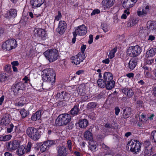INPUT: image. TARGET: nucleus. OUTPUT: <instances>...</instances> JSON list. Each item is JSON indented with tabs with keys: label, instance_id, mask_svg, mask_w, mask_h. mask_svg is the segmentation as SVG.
<instances>
[{
	"label": "nucleus",
	"instance_id": "f257e3e1",
	"mask_svg": "<svg viewBox=\"0 0 156 156\" xmlns=\"http://www.w3.org/2000/svg\"><path fill=\"white\" fill-rule=\"evenodd\" d=\"M113 76L110 72H105L103 76V79H99L97 81L98 84L101 88L106 87L108 90H111L114 86L115 82L112 80Z\"/></svg>",
	"mask_w": 156,
	"mask_h": 156
},
{
	"label": "nucleus",
	"instance_id": "f03ea898",
	"mask_svg": "<svg viewBox=\"0 0 156 156\" xmlns=\"http://www.w3.org/2000/svg\"><path fill=\"white\" fill-rule=\"evenodd\" d=\"M42 73L43 80L48 82V84L50 86L48 89H50L55 82V73L54 70L50 68L44 69Z\"/></svg>",
	"mask_w": 156,
	"mask_h": 156
},
{
	"label": "nucleus",
	"instance_id": "7ed1b4c3",
	"mask_svg": "<svg viewBox=\"0 0 156 156\" xmlns=\"http://www.w3.org/2000/svg\"><path fill=\"white\" fill-rule=\"evenodd\" d=\"M71 116L68 114H63L59 115L55 121L56 125L58 126L66 125L70 121Z\"/></svg>",
	"mask_w": 156,
	"mask_h": 156
},
{
	"label": "nucleus",
	"instance_id": "20e7f679",
	"mask_svg": "<svg viewBox=\"0 0 156 156\" xmlns=\"http://www.w3.org/2000/svg\"><path fill=\"white\" fill-rule=\"evenodd\" d=\"M44 54L50 62L55 61L59 57L57 49H48L44 52Z\"/></svg>",
	"mask_w": 156,
	"mask_h": 156
},
{
	"label": "nucleus",
	"instance_id": "39448f33",
	"mask_svg": "<svg viewBox=\"0 0 156 156\" xmlns=\"http://www.w3.org/2000/svg\"><path fill=\"white\" fill-rule=\"evenodd\" d=\"M26 133L27 136L34 140H37L41 136L37 129L33 127H29L27 129Z\"/></svg>",
	"mask_w": 156,
	"mask_h": 156
},
{
	"label": "nucleus",
	"instance_id": "423d86ee",
	"mask_svg": "<svg viewBox=\"0 0 156 156\" xmlns=\"http://www.w3.org/2000/svg\"><path fill=\"white\" fill-rule=\"evenodd\" d=\"M85 50L81 49V51L77 55L71 57V59L73 60L72 63L77 65L80 64L81 62L83 61L86 57L84 53Z\"/></svg>",
	"mask_w": 156,
	"mask_h": 156
},
{
	"label": "nucleus",
	"instance_id": "0eeeda50",
	"mask_svg": "<svg viewBox=\"0 0 156 156\" xmlns=\"http://www.w3.org/2000/svg\"><path fill=\"white\" fill-rule=\"evenodd\" d=\"M130 144L128 145V148H130L131 151L136 153L140 150L142 144L139 141L135 140H131Z\"/></svg>",
	"mask_w": 156,
	"mask_h": 156
},
{
	"label": "nucleus",
	"instance_id": "6e6552de",
	"mask_svg": "<svg viewBox=\"0 0 156 156\" xmlns=\"http://www.w3.org/2000/svg\"><path fill=\"white\" fill-rule=\"evenodd\" d=\"M17 45V42L15 39H11L6 41L2 45V49H15Z\"/></svg>",
	"mask_w": 156,
	"mask_h": 156
},
{
	"label": "nucleus",
	"instance_id": "1a4fd4ad",
	"mask_svg": "<svg viewBox=\"0 0 156 156\" xmlns=\"http://www.w3.org/2000/svg\"><path fill=\"white\" fill-rule=\"evenodd\" d=\"M26 86L24 83L22 82H18L15 83L13 86L12 89L15 93L17 94L21 93L25 89Z\"/></svg>",
	"mask_w": 156,
	"mask_h": 156
},
{
	"label": "nucleus",
	"instance_id": "9d476101",
	"mask_svg": "<svg viewBox=\"0 0 156 156\" xmlns=\"http://www.w3.org/2000/svg\"><path fill=\"white\" fill-rule=\"evenodd\" d=\"M34 33L35 36L43 40L45 39L47 37L46 31L42 28L35 29L34 30Z\"/></svg>",
	"mask_w": 156,
	"mask_h": 156
},
{
	"label": "nucleus",
	"instance_id": "9b49d317",
	"mask_svg": "<svg viewBox=\"0 0 156 156\" xmlns=\"http://www.w3.org/2000/svg\"><path fill=\"white\" fill-rule=\"evenodd\" d=\"M20 141L15 140L8 143L7 148L9 151L17 149L20 145Z\"/></svg>",
	"mask_w": 156,
	"mask_h": 156
},
{
	"label": "nucleus",
	"instance_id": "f8f14e48",
	"mask_svg": "<svg viewBox=\"0 0 156 156\" xmlns=\"http://www.w3.org/2000/svg\"><path fill=\"white\" fill-rule=\"evenodd\" d=\"M87 32L86 27L84 25L80 26L75 30L73 33L75 34L80 36H83L86 34Z\"/></svg>",
	"mask_w": 156,
	"mask_h": 156
},
{
	"label": "nucleus",
	"instance_id": "ddd939ff",
	"mask_svg": "<svg viewBox=\"0 0 156 156\" xmlns=\"http://www.w3.org/2000/svg\"><path fill=\"white\" fill-rule=\"evenodd\" d=\"M150 10V6L147 5L142 7L140 9H138L137 11L138 16H145L149 13Z\"/></svg>",
	"mask_w": 156,
	"mask_h": 156
},
{
	"label": "nucleus",
	"instance_id": "4468645a",
	"mask_svg": "<svg viewBox=\"0 0 156 156\" xmlns=\"http://www.w3.org/2000/svg\"><path fill=\"white\" fill-rule=\"evenodd\" d=\"M66 28V24L65 21H60L57 29L58 32L61 34H63L64 33Z\"/></svg>",
	"mask_w": 156,
	"mask_h": 156
},
{
	"label": "nucleus",
	"instance_id": "2eb2a0df",
	"mask_svg": "<svg viewBox=\"0 0 156 156\" xmlns=\"http://www.w3.org/2000/svg\"><path fill=\"white\" fill-rule=\"evenodd\" d=\"M137 0H122V4L125 8L128 9L132 7Z\"/></svg>",
	"mask_w": 156,
	"mask_h": 156
},
{
	"label": "nucleus",
	"instance_id": "dca6fc26",
	"mask_svg": "<svg viewBox=\"0 0 156 156\" xmlns=\"http://www.w3.org/2000/svg\"><path fill=\"white\" fill-rule=\"evenodd\" d=\"M58 156H66L67 154V149L64 146H59L57 148Z\"/></svg>",
	"mask_w": 156,
	"mask_h": 156
},
{
	"label": "nucleus",
	"instance_id": "f3484780",
	"mask_svg": "<svg viewBox=\"0 0 156 156\" xmlns=\"http://www.w3.org/2000/svg\"><path fill=\"white\" fill-rule=\"evenodd\" d=\"M17 16V11L15 9H10L5 15V17L7 19L14 18Z\"/></svg>",
	"mask_w": 156,
	"mask_h": 156
},
{
	"label": "nucleus",
	"instance_id": "a211bd4d",
	"mask_svg": "<svg viewBox=\"0 0 156 156\" xmlns=\"http://www.w3.org/2000/svg\"><path fill=\"white\" fill-rule=\"evenodd\" d=\"M115 0H103L102 4L105 9H109L114 5Z\"/></svg>",
	"mask_w": 156,
	"mask_h": 156
},
{
	"label": "nucleus",
	"instance_id": "6ab92c4d",
	"mask_svg": "<svg viewBox=\"0 0 156 156\" xmlns=\"http://www.w3.org/2000/svg\"><path fill=\"white\" fill-rule=\"evenodd\" d=\"M44 0H31L30 4L33 7H40L44 2Z\"/></svg>",
	"mask_w": 156,
	"mask_h": 156
},
{
	"label": "nucleus",
	"instance_id": "aec40b11",
	"mask_svg": "<svg viewBox=\"0 0 156 156\" xmlns=\"http://www.w3.org/2000/svg\"><path fill=\"white\" fill-rule=\"evenodd\" d=\"M147 28L150 30L152 32L156 34V23L151 21H149L147 23Z\"/></svg>",
	"mask_w": 156,
	"mask_h": 156
},
{
	"label": "nucleus",
	"instance_id": "412c9836",
	"mask_svg": "<svg viewBox=\"0 0 156 156\" xmlns=\"http://www.w3.org/2000/svg\"><path fill=\"white\" fill-rule=\"evenodd\" d=\"M132 109L129 107H126L123 110V117L127 118L129 117L131 113Z\"/></svg>",
	"mask_w": 156,
	"mask_h": 156
},
{
	"label": "nucleus",
	"instance_id": "4be33fe9",
	"mask_svg": "<svg viewBox=\"0 0 156 156\" xmlns=\"http://www.w3.org/2000/svg\"><path fill=\"white\" fill-rule=\"evenodd\" d=\"M86 87L85 85H80L77 89L78 95L81 96L85 94Z\"/></svg>",
	"mask_w": 156,
	"mask_h": 156
},
{
	"label": "nucleus",
	"instance_id": "5701e85b",
	"mask_svg": "<svg viewBox=\"0 0 156 156\" xmlns=\"http://www.w3.org/2000/svg\"><path fill=\"white\" fill-rule=\"evenodd\" d=\"M78 123L80 128L85 129L88 126V122L86 119H84L79 120Z\"/></svg>",
	"mask_w": 156,
	"mask_h": 156
},
{
	"label": "nucleus",
	"instance_id": "b1692460",
	"mask_svg": "<svg viewBox=\"0 0 156 156\" xmlns=\"http://www.w3.org/2000/svg\"><path fill=\"white\" fill-rule=\"evenodd\" d=\"M79 111L78 105H75L70 110V113L73 116H75L78 114Z\"/></svg>",
	"mask_w": 156,
	"mask_h": 156
},
{
	"label": "nucleus",
	"instance_id": "393cba45",
	"mask_svg": "<svg viewBox=\"0 0 156 156\" xmlns=\"http://www.w3.org/2000/svg\"><path fill=\"white\" fill-rule=\"evenodd\" d=\"M122 92L129 98L132 97L133 95V90L130 88H125L122 90Z\"/></svg>",
	"mask_w": 156,
	"mask_h": 156
},
{
	"label": "nucleus",
	"instance_id": "a878e982",
	"mask_svg": "<svg viewBox=\"0 0 156 156\" xmlns=\"http://www.w3.org/2000/svg\"><path fill=\"white\" fill-rule=\"evenodd\" d=\"M10 122V119L9 118L8 114H6L4 115L1 120V123L2 124L6 126L9 124Z\"/></svg>",
	"mask_w": 156,
	"mask_h": 156
},
{
	"label": "nucleus",
	"instance_id": "bb28decb",
	"mask_svg": "<svg viewBox=\"0 0 156 156\" xmlns=\"http://www.w3.org/2000/svg\"><path fill=\"white\" fill-rule=\"evenodd\" d=\"M137 65L136 60L134 58L131 59L129 62V67L131 69H133Z\"/></svg>",
	"mask_w": 156,
	"mask_h": 156
},
{
	"label": "nucleus",
	"instance_id": "cd10ccee",
	"mask_svg": "<svg viewBox=\"0 0 156 156\" xmlns=\"http://www.w3.org/2000/svg\"><path fill=\"white\" fill-rule=\"evenodd\" d=\"M98 145L96 142H94L91 141L89 144V147L90 150L92 151H95L98 150L97 147Z\"/></svg>",
	"mask_w": 156,
	"mask_h": 156
},
{
	"label": "nucleus",
	"instance_id": "c85d7f7f",
	"mask_svg": "<svg viewBox=\"0 0 156 156\" xmlns=\"http://www.w3.org/2000/svg\"><path fill=\"white\" fill-rule=\"evenodd\" d=\"M152 147L145 149L144 154L145 156H150L153 154Z\"/></svg>",
	"mask_w": 156,
	"mask_h": 156
},
{
	"label": "nucleus",
	"instance_id": "c756f323",
	"mask_svg": "<svg viewBox=\"0 0 156 156\" xmlns=\"http://www.w3.org/2000/svg\"><path fill=\"white\" fill-rule=\"evenodd\" d=\"M84 137L86 140H92L93 138L92 133L89 131H87L85 132Z\"/></svg>",
	"mask_w": 156,
	"mask_h": 156
},
{
	"label": "nucleus",
	"instance_id": "7c9ffc66",
	"mask_svg": "<svg viewBox=\"0 0 156 156\" xmlns=\"http://www.w3.org/2000/svg\"><path fill=\"white\" fill-rule=\"evenodd\" d=\"M101 147L103 149L107 151V153L108 154H112L113 153L112 150L106 145L103 143L101 145Z\"/></svg>",
	"mask_w": 156,
	"mask_h": 156
},
{
	"label": "nucleus",
	"instance_id": "2f4dec72",
	"mask_svg": "<svg viewBox=\"0 0 156 156\" xmlns=\"http://www.w3.org/2000/svg\"><path fill=\"white\" fill-rule=\"evenodd\" d=\"M129 50L128 52L132 51V55L134 57L140 54L141 51V49H128Z\"/></svg>",
	"mask_w": 156,
	"mask_h": 156
},
{
	"label": "nucleus",
	"instance_id": "473e14b6",
	"mask_svg": "<svg viewBox=\"0 0 156 156\" xmlns=\"http://www.w3.org/2000/svg\"><path fill=\"white\" fill-rule=\"evenodd\" d=\"M156 51V50L155 51L154 49H150L149 51H147L146 56L152 57L153 56L155 55Z\"/></svg>",
	"mask_w": 156,
	"mask_h": 156
},
{
	"label": "nucleus",
	"instance_id": "72a5a7b5",
	"mask_svg": "<svg viewBox=\"0 0 156 156\" xmlns=\"http://www.w3.org/2000/svg\"><path fill=\"white\" fill-rule=\"evenodd\" d=\"M139 119L140 121L138 122L137 125L139 127H141L142 126V123L145 122L146 120L145 119V117L143 115H141V118L140 117Z\"/></svg>",
	"mask_w": 156,
	"mask_h": 156
},
{
	"label": "nucleus",
	"instance_id": "f704fd0d",
	"mask_svg": "<svg viewBox=\"0 0 156 156\" xmlns=\"http://www.w3.org/2000/svg\"><path fill=\"white\" fill-rule=\"evenodd\" d=\"M69 93L70 96L76 97L78 95L77 89L75 88H73L72 90L69 91Z\"/></svg>",
	"mask_w": 156,
	"mask_h": 156
},
{
	"label": "nucleus",
	"instance_id": "c9c22d12",
	"mask_svg": "<svg viewBox=\"0 0 156 156\" xmlns=\"http://www.w3.org/2000/svg\"><path fill=\"white\" fill-rule=\"evenodd\" d=\"M151 139L152 142L156 144V130L153 131L151 133Z\"/></svg>",
	"mask_w": 156,
	"mask_h": 156
},
{
	"label": "nucleus",
	"instance_id": "e433bc0d",
	"mask_svg": "<svg viewBox=\"0 0 156 156\" xmlns=\"http://www.w3.org/2000/svg\"><path fill=\"white\" fill-rule=\"evenodd\" d=\"M18 149L16 151L17 154L21 156L24 154V149L25 147H19Z\"/></svg>",
	"mask_w": 156,
	"mask_h": 156
},
{
	"label": "nucleus",
	"instance_id": "4c0bfd02",
	"mask_svg": "<svg viewBox=\"0 0 156 156\" xmlns=\"http://www.w3.org/2000/svg\"><path fill=\"white\" fill-rule=\"evenodd\" d=\"M8 78L7 75L6 73H3L0 74V81H4Z\"/></svg>",
	"mask_w": 156,
	"mask_h": 156
},
{
	"label": "nucleus",
	"instance_id": "58836bf2",
	"mask_svg": "<svg viewBox=\"0 0 156 156\" xmlns=\"http://www.w3.org/2000/svg\"><path fill=\"white\" fill-rule=\"evenodd\" d=\"M97 105V104L95 102H90L87 105V108L88 109L93 108L96 107Z\"/></svg>",
	"mask_w": 156,
	"mask_h": 156
},
{
	"label": "nucleus",
	"instance_id": "ea45409f",
	"mask_svg": "<svg viewBox=\"0 0 156 156\" xmlns=\"http://www.w3.org/2000/svg\"><path fill=\"white\" fill-rule=\"evenodd\" d=\"M49 148L48 146L44 142V143L41 145L40 147V150L42 152H44Z\"/></svg>",
	"mask_w": 156,
	"mask_h": 156
},
{
	"label": "nucleus",
	"instance_id": "a19ab883",
	"mask_svg": "<svg viewBox=\"0 0 156 156\" xmlns=\"http://www.w3.org/2000/svg\"><path fill=\"white\" fill-rule=\"evenodd\" d=\"M20 112L23 118H25L28 115L27 111L24 108L21 109L20 111Z\"/></svg>",
	"mask_w": 156,
	"mask_h": 156
},
{
	"label": "nucleus",
	"instance_id": "79ce46f5",
	"mask_svg": "<svg viewBox=\"0 0 156 156\" xmlns=\"http://www.w3.org/2000/svg\"><path fill=\"white\" fill-rule=\"evenodd\" d=\"M63 92H62L61 93H58L56 96V99L60 101L63 99Z\"/></svg>",
	"mask_w": 156,
	"mask_h": 156
},
{
	"label": "nucleus",
	"instance_id": "37998d69",
	"mask_svg": "<svg viewBox=\"0 0 156 156\" xmlns=\"http://www.w3.org/2000/svg\"><path fill=\"white\" fill-rule=\"evenodd\" d=\"M130 14V12L127 10L124 11V13L121 16V18L122 19H126L127 16H128Z\"/></svg>",
	"mask_w": 156,
	"mask_h": 156
},
{
	"label": "nucleus",
	"instance_id": "c03bdc74",
	"mask_svg": "<svg viewBox=\"0 0 156 156\" xmlns=\"http://www.w3.org/2000/svg\"><path fill=\"white\" fill-rule=\"evenodd\" d=\"M116 49H112L110 51L109 54L108 55V57L111 59L115 55V54L116 52Z\"/></svg>",
	"mask_w": 156,
	"mask_h": 156
},
{
	"label": "nucleus",
	"instance_id": "a18cd8bd",
	"mask_svg": "<svg viewBox=\"0 0 156 156\" xmlns=\"http://www.w3.org/2000/svg\"><path fill=\"white\" fill-rule=\"evenodd\" d=\"M154 59L152 57H147L146 62L147 64L150 65L154 62Z\"/></svg>",
	"mask_w": 156,
	"mask_h": 156
},
{
	"label": "nucleus",
	"instance_id": "49530a36",
	"mask_svg": "<svg viewBox=\"0 0 156 156\" xmlns=\"http://www.w3.org/2000/svg\"><path fill=\"white\" fill-rule=\"evenodd\" d=\"M63 98L62 100H68L69 96H70L69 93H68L63 92Z\"/></svg>",
	"mask_w": 156,
	"mask_h": 156
},
{
	"label": "nucleus",
	"instance_id": "de8ad7c7",
	"mask_svg": "<svg viewBox=\"0 0 156 156\" xmlns=\"http://www.w3.org/2000/svg\"><path fill=\"white\" fill-rule=\"evenodd\" d=\"M14 127V125L12 124H11L8 127L7 131L8 133L11 132L13 130V129Z\"/></svg>",
	"mask_w": 156,
	"mask_h": 156
},
{
	"label": "nucleus",
	"instance_id": "09e8293b",
	"mask_svg": "<svg viewBox=\"0 0 156 156\" xmlns=\"http://www.w3.org/2000/svg\"><path fill=\"white\" fill-rule=\"evenodd\" d=\"M48 147H49L52 145L54 143L53 141L51 140H48L44 142Z\"/></svg>",
	"mask_w": 156,
	"mask_h": 156
},
{
	"label": "nucleus",
	"instance_id": "8fccbe9b",
	"mask_svg": "<svg viewBox=\"0 0 156 156\" xmlns=\"http://www.w3.org/2000/svg\"><path fill=\"white\" fill-rule=\"evenodd\" d=\"M31 146V142H28L27 145V147L26 148L27 153L29 152L30 151Z\"/></svg>",
	"mask_w": 156,
	"mask_h": 156
},
{
	"label": "nucleus",
	"instance_id": "3c124183",
	"mask_svg": "<svg viewBox=\"0 0 156 156\" xmlns=\"http://www.w3.org/2000/svg\"><path fill=\"white\" fill-rule=\"evenodd\" d=\"M143 144L145 148H148V147L151 144V142L149 141L146 140L144 142Z\"/></svg>",
	"mask_w": 156,
	"mask_h": 156
},
{
	"label": "nucleus",
	"instance_id": "603ef678",
	"mask_svg": "<svg viewBox=\"0 0 156 156\" xmlns=\"http://www.w3.org/2000/svg\"><path fill=\"white\" fill-rule=\"evenodd\" d=\"M41 111H39L35 113L36 116L37 117V120H39L40 119L41 117Z\"/></svg>",
	"mask_w": 156,
	"mask_h": 156
},
{
	"label": "nucleus",
	"instance_id": "864d4df0",
	"mask_svg": "<svg viewBox=\"0 0 156 156\" xmlns=\"http://www.w3.org/2000/svg\"><path fill=\"white\" fill-rule=\"evenodd\" d=\"M3 136L4 141H7L9 140L12 137V136L10 135H5Z\"/></svg>",
	"mask_w": 156,
	"mask_h": 156
},
{
	"label": "nucleus",
	"instance_id": "5fc2aeb1",
	"mask_svg": "<svg viewBox=\"0 0 156 156\" xmlns=\"http://www.w3.org/2000/svg\"><path fill=\"white\" fill-rule=\"evenodd\" d=\"M62 15L61 13L59 11L58 12V15L55 18V21H58L61 18Z\"/></svg>",
	"mask_w": 156,
	"mask_h": 156
},
{
	"label": "nucleus",
	"instance_id": "6e6d98bb",
	"mask_svg": "<svg viewBox=\"0 0 156 156\" xmlns=\"http://www.w3.org/2000/svg\"><path fill=\"white\" fill-rule=\"evenodd\" d=\"M100 12V11L98 9L94 10L91 13V16L95 15L96 14H98Z\"/></svg>",
	"mask_w": 156,
	"mask_h": 156
},
{
	"label": "nucleus",
	"instance_id": "4d7b16f0",
	"mask_svg": "<svg viewBox=\"0 0 156 156\" xmlns=\"http://www.w3.org/2000/svg\"><path fill=\"white\" fill-rule=\"evenodd\" d=\"M81 99L83 101H85L87 100L88 98V97L86 95L84 94L81 96Z\"/></svg>",
	"mask_w": 156,
	"mask_h": 156
},
{
	"label": "nucleus",
	"instance_id": "13d9d810",
	"mask_svg": "<svg viewBox=\"0 0 156 156\" xmlns=\"http://www.w3.org/2000/svg\"><path fill=\"white\" fill-rule=\"evenodd\" d=\"M104 126L105 128L109 129H113L114 128V127L112 126V124L110 123H106L105 125Z\"/></svg>",
	"mask_w": 156,
	"mask_h": 156
},
{
	"label": "nucleus",
	"instance_id": "bf43d9fd",
	"mask_svg": "<svg viewBox=\"0 0 156 156\" xmlns=\"http://www.w3.org/2000/svg\"><path fill=\"white\" fill-rule=\"evenodd\" d=\"M67 145L68 146V147L69 149V150H72V142L70 140H69L67 141Z\"/></svg>",
	"mask_w": 156,
	"mask_h": 156
},
{
	"label": "nucleus",
	"instance_id": "052dcab7",
	"mask_svg": "<svg viewBox=\"0 0 156 156\" xmlns=\"http://www.w3.org/2000/svg\"><path fill=\"white\" fill-rule=\"evenodd\" d=\"M136 21V20H132V22H131V21H130V22L128 24V26L130 27L133 26L135 24Z\"/></svg>",
	"mask_w": 156,
	"mask_h": 156
},
{
	"label": "nucleus",
	"instance_id": "680f3d73",
	"mask_svg": "<svg viewBox=\"0 0 156 156\" xmlns=\"http://www.w3.org/2000/svg\"><path fill=\"white\" fill-rule=\"evenodd\" d=\"M89 40L88 41V42L89 44H91L93 42V36L92 35H90L89 36Z\"/></svg>",
	"mask_w": 156,
	"mask_h": 156
},
{
	"label": "nucleus",
	"instance_id": "e2e57ef3",
	"mask_svg": "<svg viewBox=\"0 0 156 156\" xmlns=\"http://www.w3.org/2000/svg\"><path fill=\"white\" fill-rule=\"evenodd\" d=\"M28 15L31 18H33L34 17H38V16L35 14H34L32 12H29L28 13Z\"/></svg>",
	"mask_w": 156,
	"mask_h": 156
},
{
	"label": "nucleus",
	"instance_id": "0e129e2a",
	"mask_svg": "<svg viewBox=\"0 0 156 156\" xmlns=\"http://www.w3.org/2000/svg\"><path fill=\"white\" fill-rule=\"evenodd\" d=\"M120 111V109L119 108L116 107L115 108V113L116 115H118Z\"/></svg>",
	"mask_w": 156,
	"mask_h": 156
},
{
	"label": "nucleus",
	"instance_id": "69168bd1",
	"mask_svg": "<svg viewBox=\"0 0 156 156\" xmlns=\"http://www.w3.org/2000/svg\"><path fill=\"white\" fill-rule=\"evenodd\" d=\"M95 130H96V128H94V126H92L90 127L88 131H89L90 132H94Z\"/></svg>",
	"mask_w": 156,
	"mask_h": 156
},
{
	"label": "nucleus",
	"instance_id": "338daca9",
	"mask_svg": "<svg viewBox=\"0 0 156 156\" xmlns=\"http://www.w3.org/2000/svg\"><path fill=\"white\" fill-rule=\"evenodd\" d=\"M73 37L72 40V42L73 43H74L76 41V37L77 35L76 34H75V33L73 32Z\"/></svg>",
	"mask_w": 156,
	"mask_h": 156
},
{
	"label": "nucleus",
	"instance_id": "774afa93",
	"mask_svg": "<svg viewBox=\"0 0 156 156\" xmlns=\"http://www.w3.org/2000/svg\"><path fill=\"white\" fill-rule=\"evenodd\" d=\"M134 74L133 73H130L127 74L126 76L129 78H133L134 76Z\"/></svg>",
	"mask_w": 156,
	"mask_h": 156
}]
</instances>
